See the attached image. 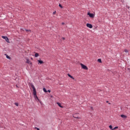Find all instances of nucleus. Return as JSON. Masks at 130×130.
Masks as SVG:
<instances>
[{
    "instance_id": "f257e3e1",
    "label": "nucleus",
    "mask_w": 130,
    "mask_h": 130,
    "mask_svg": "<svg viewBox=\"0 0 130 130\" xmlns=\"http://www.w3.org/2000/svg\"><path fill=\"white\" fill-rule=\"evenodd\" d=\"M31 88H32L34 96L37 95V92H36V89L35 88V87L34 86V85H31Z\"/></svg>"
},
{
    "instance_id": "f03ea898",
    "label": "nucleus",
    "mask_w": 130,
    "mask_h": 130,
    "mask_svg": "<svg viewBox=\"0 0 130 130\" xmlns=\"http://www.w3.org/2000/svg\"><path fill=\"white\" fill-rule=\"evenodd\" d=\"M87 15L90 17V18H94V17H95L94 14H93V13H90V12H88L87 13Z\"/></svg>"
},
{
    "instance_id": "7ed1b4c3",
    "label": "nucleus",
    "mask_w": 130,
    "mask_h": 130,
    "mask_svg": "<svg viewBox=\"0 0 130 130\" xmlns=\"http://www.w3.org/2000/svg\"><path fill=\"white\" fill-rule=\"evenodd\" d=\"M81 66L83 70H88V67L87 66L84 65V64L81 63Z\"/></svg>"
},
{
    "instance_id": "20e7f679",
    "label": "nucleus",
    "mask_w": 130,
    "mask_h": 130,
    "mask_svg": "<svg viewBox=\"0 0 130 130\" xmlns=\"http://www.w3.org/2000/svg\"><path fill=\"white\" fill-rule=\"evenodd\" d=\"M34 97L36 101H39V102H40V103H41V101H40V100H39V99L38 98V96H37V95H34Z\"/></svg>"
},
{
    "instance_id": "39448f33",
    "label": "nucleus",
    "mask_w": 130,
    "mask_h": 130,
    "mask_svg": "<svg viewBox=\"0 0 130 130\" xmlns=\"http://www.w3.org/2000/svg\"><path fill=\"white\" fill-rule=\"evenodd\" d=\"M2 38H3V39H5L6 41L8 42V43L10 42H9V38L7 37L2 36Z\"/></svg>"
},
{
    "instance_id": "423d86ee",
    "label": "nucleus",
    "mask_w": 130,
    "mask_h": 130,
    "mask_svg": "<svg viewBox=\"0 0 130 130\" xmlns=\"http://www.w3.org/2000/svg\"><path fill=\"white\" fill-rule=\"evenodd\" d=\"M86 26L87 27H88V28H90V29H92L93 28V25H92V24L90 23H87Z\"/></svg>"
},
{
    "instance_id": "0eeeda50",
    "label": "nucleus",
    "mask_w": 130,
    "mask_h": 130,
    "mask_svg": "<svg viewBox=\"0 0 130 130\" xmlns=\"http://www.w3.org/2000/svg\"><path fill=\"white\" fill-rule=\"evenodd\" d=\"M121 117H122V118H123L124 120L126 119V118H127V116H126L125 115H123V114H121L120 115Z\"/></svg>"
},
{
    "instance_id": "6e6552de",
    "label": "nucleus",
    "mask_w": 130,
    "mask_h": 130,
    "mask_svg": "<svg viewBox=\"0 0 130 130\" xmlns=\"http://www.w3.org/2000/svg\"><path fill=\"white\" fill-rule=\"evenodd\" d=\"M77 115H78V114H75L73 115V117L74 118H77L78 119H81V117H77Z\"/></svg>"
},
{
    "instance_id": "1a4fd4ad",
    "label": "nucleus",
    "mask_w": 130,
    "mask_h": 130,
    "mask_svg": "<svg viewBox=\"0 0 130 130\" xmlns=\"http://www.w3.org/2000/svg\"><path fill=\"white\" fill-rule=\"evenodd\" d=\"M26 63H28L29 64H32V62H31V61H30V60L28 58L26 59Z\"/></svg>"
},
{
    "instance_id": "9d476101",
    "label": "nucleus",
    "mask_w": 130,
    "mask_h": 130,
    "mask_svg": "<svg viewBox=\"0 0 130 130\" xmlns=\"http://www.w3.org/2000/svg\"><path fill=\"white\" fill-rule=\"evenodd\" d=\"M68 77H69V78H71V79H72L73 80H75V78H74L72 75H71L70 74H68Z\"/></svg>"
},
{
    "instance_id": "9b49d317",
    "label": "nucleus",
    "mask_w": 130,
    "mask_h": 130,
    "mask_svg": "<svg viewBox=\"0 0 130 130\" xmlns=\"http://www.w3.org/2000/svg\"><path fill=\"white\" fill-rule=\"evenodd\" d=\"M38 61L39 63H40V64L43 63V61H42V60H38Z\"/></svg>"
},
{
    "instance_id": "f8f14e48",
    "label": "nucleus",
    "mask_w": 130,
    "mask_h": 130,
    "mask_svg": "<svg viewBox=\"0 0 130 130\" xmlns=\"http://www.w3.org/2000/svg\"><path fill=\"white\" fill-rule=\"evenodd\" d=\"M57 105H58V106L59 107H60L61 108H62V106H61V104H60V103H57Z\"/></svg>"
},
{
    "instance_id": "ddd939ff",
    "label": "nucleus",
    "mask_w": 130,
    "mask_h": 130,
    "mask_svg": "<svg viewBox=\"0 0 130 130\" xmlns=\"http://www.w3.org/2000/svg\"><path fill=\"white\" fill-rule=\"evenodd\" d=\"M35 56V57H38V56H39V54H38V53H36Z\"/></svg>"
},
{
    "instance_id": "4468645a",
    "label": "nucleus",
    "mask_w": 130,
    "mask_h": 130,
    "mask_svg": "<svg viewBox=\"0 0 130 130\" xmlns=\"http://www.w3.org/2000/svg\"><path fill=\"white\" fill-rule=\"evenodd\" d=\"M43 91H44V92H45V93H47V90H46V89L45 88H43Z\"/></svg>"
},
{
    "instance_id": "2eb2a0df",
    "label": "nucleus",
    "mask_w": 130,
    "mask_h": 130,
    "mask_svg": "<svg viewBox=\"0 0 130 130\" xmlns=\"http://www.w3.org/2000/svg\"><path fill=\"white\" fill-rule=\"evenodd\" d=\"M98 61L99 62H100L101 63V62H102V61L101 60V59H98Z\"/></svg>"
},
{
    "instance_id": "dca6fc26",
    "label": "nucleus",
    "mask_w": 130,
    "mask_h": 130,
    "mask_svg": "<svg viewBox=\"0 0 130 130\" xmlns=\"http://www.w3.org/2000/svg\"><path fill=\"white\" fill-rule=\"evenodd\" d=\"M6 57L7 58H8V59H11V57L10 56H9V55H6Z\"/></svg>"
},
{
    "instance_id": "f3484780",
    "label": "nucleus",
    "mask_w": 130,
    "mask_h": 130,
    "mask_svg": "<svg viewBox=\"0 0 130 130\" xmlns=\"http://www.w3.org/2000/svg\"><path fill=\"white\" fill-rule=\"evenodd\" d=\"M15 105H16V106H19V104L18 103H15Z\"/></svg>"
},
{
    "instance_id": "a211bd4d",
    "label": "nucleus",
    "mask_w": 130,
    "mask_h": 130,
    "mask_svg": "<svg viewBox=\"0 0 130 130\" xmlns=\"http://www.w3.org/2000/svg\"><path fill=\"white\" fill-rule=\"evenodd\" d=\"M124 52H125L126 53H127V52H128V51H127V49H125V50H124Z\"/></svg>"
},
{
    "instance_id": "6ab92c4d",
    "label": "nucleus",
    "mask_w": 130,
    "mask_h": 130,
    "mask_svg": "<svg viewBox=\"0 0 130 130\" xmlns=\"http://www.w3.org/2000/svg\"><path fill=\"white\" fill-rule=\"evenodd\" d=\"M25 30L26 31V32H31V30L30 29H25Z\"/></svg>"
},
{
    "instance_id": "aec40b11",
    "label": "nucleus",
    "mask_w": 130,
    "mask_h": 130,
    "mask_svg": "<svg viewBox=\"0 0 130 130\" xmlns=\"http://www.w3.org/2000/svg\"><path fill=\"white\" fill-rule=\"evenodd\" d=\"M109 128H110V129L113 130V128H112V125H110Z\"/></svg>"
},
{
    "instance_id": "412c9836",
    "label": "nucleus",
    "mask_w": 130,
    "mask_h": 130,
    "mask_svg": "<svg viewBox=\"0 0 130 130\" xmlns=\"http://www.w3.org/2000/svg\"><path fill=\"white\" fill-rule=\"evenodd\" d=\"M117 128H118V126L114 127V128H113V130H114V129H117Z\"/></svg>"
},
{
    "instance_id": "4be33fe9",
    "label": "nucleus",
    "mask_w": 130,
    "mask_h": 130,
    "mask_svg": "<svg viewBox=\"0 0 130 130\" xmlns=\"http://www.w3.org/2000/svg\"><path fill=\"white\" fill-rule=\"evenodd\" d=\"M59 7L61 8V9H62V6H61L60 4H59Z\"/></svg>"
},
{
    "instance_id": "5701e85b",
    "label": "nucleus",
    "mask_w": 130,
    "mask_h": 130,
    "mask_svg": "<svg viewBox=\"0 0 130 130\" xmlns=\"http://www.w3.org/2000/svg\"><path fill=\"white\" fill-rule=\"evenodd\" d=\"M56 13V11H54V12H53V14L55 15Z\"/></svg>"
},
{
    "instance_id": "b1692460",
    "label": "nucleus",
    "mask_w": 130,
    "mask_h": 130,
    "mask_svg": "<svg viewBox=\"0 0 130 130\" xmlns=\"http://www.w3.org/2000/svg\"><path fill=\"white\" fill-rule=\"evenodd\" d=\"M35 128H36V129H37V130H40V129H39V128H38V127H36Z\"/></svg>"
},
{
    "instance_id": "393cba45",
    "label": "nucleus",
    "mask_w": 130,
    "mask_h": 130,
    "mask_svg": "<svg viewBox=\"0 0 130 130\" xmlns=\"http://www.w3.org/2000/svg\"><path fill=\"white\" fill-rule=\"evenodd\" d=\"M47 92H49V93H50L51 91L50 90H48Z\"/></svg>"
},
{
    "instance_id": "a878e982",
    "label": "nucleus",
    "mask_w": 130,
    "mask_h": 130,
    "mask_svg": "<svg viewBox=\"0 0 130 130\" xmlns=\"http://www.w3.org/2000/svg\"><path fill=\"white\" fill-rule=\"evenodd\" d=\"M62 40H66V38H62Z\"/></svg>"
},
{
    "instance_id": "bb28decb",
    "label": "nucleus",
    "mask_w": 130,
    "mask_h": 130,
    "mask_svg": "<svg viewBox=\"0 0 130 130\" xmlns=\"http://www.w3.org/2000/svg\"><path fill=\"white\" fill-rule=\"evenodd\" d=\"M62 25H64V22H62Z\"/></svg>"
},
{
    "instance_id": "cd10ccee",
    "label": "nucleus",
    "mask_w": 130,
    "mask_h": 130,
    "mask_svg": "<svg viewBox=\"0 0 130 130\" xmlns=\"http://www.w3.org/2000/svg\"><path fill=\"white\" fill-rule=\"evenodd\" d=\"M91 109L92 110H93V107H91Z\"/></svg>"
},
{
    "instance_id": "c85d7f7f",
    "label": "nucleus",
    "mask_w": 130,
    "mask_h": 130,
    "mask_svg": "<svg viewBox=\"0 0 130 130\" xmlns=\"http://www.w3.org/2000/svg\"><path fill=\"white\" fill-rule=\"evenodd\" d=\"M127 9H129V7L127 6Z\"/></svg>"
},
{
    "instance_id": "c756f323",
    "label": "nucleus",
    "mask_w": 130,
    "mask_h": 130,
    "mask_svg": "<svg viewBox=\"0 0 130 130\" xmlns=\"http://www.w3.org/2000/svg\"><path fill=\"white\" fill-rule=\"evenodd\" d=\"M108 102H109L108 101H106V103H108Z\"/></svg>"
},
{
    "instance_id": "7c9ffc66",
    "label": "nucleus",
    "mask_w": 130,
    "mask_h": 130,
    "mask_svg": "<svg viewBox=\"0 0 130 130\" xmlns=\"http://www.w3.org/2000/svg\"><path fill=\"white\" fill-rule=\"evenodd\" d=\"M110 104H110V103H109V105H110Z\"/></svg>"
}]
</instances>
